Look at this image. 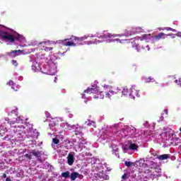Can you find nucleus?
<instances>
[{
    "label": "nucleus",
    "mask_w": 181,
    "mask_h": 181,
    "mask_svg": "<svg viewBox=\"0 0 181 181\" xmlns=\"http://www.w3.org/2000/svg\"><path fill=\"white\" fill-rule=\"evenodd\" d=\"M84 40V37H78L75 36H71L70 38H66L64 40L59 41V43H62L64 46H76V45H80L81 42Z\"/></svg>",
    "instance_id": "nucleus-1"
},
{
    "label": "nucleus",
    "mask_w": 181,
    "mask_h": 181,
    "mask_svg": "<svg viewBox=\"0 0 181 181\" xmlns=\"http://www.w3.org/2000/svg\"><path fill=\"white\" fill-rule=\"evenodd\" d=\"M1 37L3 39V40H7V42H9L10 43H15V37L13 35L6 31H3L1 33Z\"/></svg>",
    "instance_id": "nucleus-2"
},
{
    "label": "nucleus",
    "mask_w": 181,
    "mask_h": 181,
    "mask_svg": "<svg viewBox=\"0 0 181 181\" xmlns=\"http://www.w3.org/2000/svg\"><path fill=\"white\" fill-rule=\"evenodd\" d=\"M95 100H103L104 98V92L99 91L97 88H95L93 93L92 94Z\"/></svg>",
    "instance_id": "nucleus-3"
},
{
    "label": "nucleus",
    "mask_w": 181,
    "mask_h": 181,
    "mask_svg": "<svg viewBox=\"0 0 181 181\" xmlns=\"http://www.w3.org/2000/svg\"><path fill=\"white\" fill-rule=\"evenodd\" d=\"M162 138L164 141H172V139H173V133L171 132L162 133Z\"/></svg>",
    "instance_id": "nucleus-4"
},
{
    "label": "nucleus",
    "mask_w": 181,
    "mask_h": 181,
    "mask_svg": "<svg viewBox=\"0 0 181 181\" xmlns=\"http://www.w3.org/2000/svg\"><path fill=\"white\" fill-rule=\"evenodd\" d=\"M129 96L132 100H135V97H139V90H137L134 87L131 88Z\"/></svg>",
    "instance_id": "nucleus-5"
},
{
    "label": "nucleus",
    "mask_w": 181,
    "mask_h": 181,
    "mask_svg": "<svg viewBox=\"0 0 181 181\" xmlns=\"http://www.w3.org/2000/svg\"><path fill=\"white\" fill-rule=\"evenodd\" d=\"M30 153L33 155L37 159L39 160V162H42V151H40L38 150H33Z\"/></svg>",
    "instance_id": "nucleus-6"
},
{
    "label": "nucleus",
    "mask_w": 181,
    "mask_h": 181,
    "mask_svg": "<svg viewBox=\"0 0 181 181\" xmlns=\"http://www.w3.org/2000/svg\"><path fill=\"white\" fill-rule=\"evenodd\" d=\"M110 94H112V95H113V98H119L122 96V91L121 90H118L116 92L115 91H110Z\"/></svg>",
    "instance_id": "nucleus-7"
},
{
    "label": "nucleus",
    "mask_w": 181,
    "mask_h": 181,
    "mask_svg": "<svg viewBox=\"0 0 181 181\" xmlns=\"http://www.w3.org/2000/svg\"><path fill=\"white\" fill-rule=\"evenodd\" d=\"M165 34L163 33H160L157 35L153 37V42H159L160 39H165Z\"/></svg>",
    "instance_id": "nucleus-8"
},
{
    "label": "nucleus",
    "mask_w": 181,
    "mask_h": 181,
    "mask_svg": "<svg viewBox=\"0 0 181 181\" xmlns=\"http://www.w3.org/2000/svg\"><path fill=\"white\" fill-rule=\"evenodd\" d=\"M67 163L69 166H72L74 163V156L73 154H69L67 157Z\"/></svg>",
    "instance_id": "nucleus-9"
},
{
    "label": "nucleus",
    "mask_w": 181,
    "mask_h": 181,
    "mask_svg": "<svg viewBox=\"0 0 181 181\" xmlns=\"http://www.w3.org/2000/svg\"><path fill=\"white\" fill-rule=\"evenodd\" d=\"M122 90V95L125 97L127 95H129V93H131V88H127V87L124 88Z\"/></svg>",
    "instance_id": "nucleus-10"
},
{
    "label": "nucleus",
    "mask_w": 181,
    "mask_h": 181,
    "mask_svg": "<svg viewBox=\"0 0 181 181\" xmlns=\"http://www.w3.org/2000/svg\"><path fill=\"white\" fill-rule=\"evenodd\" d=\"M169 154H163L157 156V159L159 160H166V159H169Z\"/></svg>",
    "instance_id": "nucleus-11"
},
{
    "label": "nucleus",
    "mask_w": 181,
    "mask_h": 181,
    "mask_svg": "<svg viewBox=\"0 0 181 181\" xmlns=\"http://www.w3.org/2000/svg\"><path fill=\"white\" fill-rule=\"evenodd\" d=\"M100 37H102V39L110 38L112 37V34L109 33L107 31H104L103 35H100Z\"/></svg>",
    "instance_id": "nucleus-12"
},
{
    "label": "nucleus",
    "mask_w": 181,
    "mask_h": 181,
    "mask_svg": "<svg viewBox=\"0 0 181 181\" xmlns=\"http://www.w3.org/2000/svg\"><path fill=\"white\" fill-rule=\"evenodd\" d=\"M14 39L18 42H23V40H25L24 36L20 34H17L16 37H14Z\"/></svg>",
    "instance_id": "nucleus-13"
},
{
    "label": "nucleus",
    "mask_w": 181,
    "mask_h": 181,
    "mask_svg": "<svg viewBox=\"0 0 181 181\" xmlns=\"http://www.w3.org/2000/svg\"><path fill=\"white\" fill-rule=\"evenodd\" d=\"M19 53H22V50H11L10 52V54H13V57H16V56H19Z\"/></svg>",
    "instance_id": "nucleus-14"
},
{
    "label": "nucleus",
    "mask_w": 181,
    "mask_h": 181,
    "mask_svg": "<svg viewBox=\"0 0 181 181\" xmlns=\"http://www.w3.org/2000/svg\"><path fill=\"white\" fill-rule=\"evenodd\" d=\"M86 124L88 127H91L92 128H96L97 127L95 122L93 120H88V122H86Z\"/></svg>",
    "instance_id": "nucleus-15"
},
{
    "label": "nucleus",
    "mask_w": 181,
    "mask_h": 181,
    "mask_svg": "<svg viewBox=\"0 0 181 181\" xmlns=\"http://www.w3.org/2000/svg\"><path fill=\"white\" fill-rule=\"evenodd\" d=\"M78 176H80V174L78 173L73 172L71 174V180H76V179H77Z\"/></svg>",
    "instance_id": "nucleus-16"
},
{
    "label": "nucleus",
    "mask_w": 181,
    "mask_h": 181,
    "mask_svg": "<svg viewBox=\"0 0 181 181\" xmlns=\"http://www.w3.org/2000/svg\"><path fill=\"white\" fill-rule=\"evenodd\" d=\"M132 47L133 49H135V50H136V52H139L140 49H139V45H138L136 42H132Z\"/></svg>",
    "instance_id": "nucleus-17"
},
{
    "label": "nucleus",
    "mask_w": 181,
    "mask_h": 181,
    "mask_svg": "<svg viewBox=\"0 0 181 181\" xmlns=\"http://www.w3.org/2000/svg\"><path fill=\"white\" fill-rule=\"evenodd\" d=\"M129 148L131 151H136V149H138V145L135 144V143H131L129 144Z\"/></svg>",
    "instance_id": "nucleus-18"
},
{
    "label": "nucleus",
    "mask_w": 181,
    "mask_h": 181,
    "mask_svg": "<svg viewBox=\"0 0 181 181\" xmlns=\"http://www.w3.org/2000/svg\"><path fill=\"white\" fill-rule=\"evenodd\" d=\"M95 90V88H88L86 90H84V93H86L87 94H92L93 95Z\"/></svg>",
    "instance_id": "nucleus-19"
},
{
    "label": "nucleus",
    "mask_w": 181,
    "mask_h": 181,
    "mask_svg": "<svg viewBox=\"0 0 181 181\" xmlns=\"http://www.w3.org/2000/svg\"><path fill=\"white\" fill-rule=\"evenodd\" d=\"M62 177H64L65 179H69V177H70V171L62 173Z\"/></svg>",
    "instance_id": "nucleus-20"
},
{
    "label": "nucleus",
    "mask_w": 181,
    "mask_h": 181,
    "mask_svg": "<svg viewBox=\"0 0 181 181\" xmlns=\"http://www.w3.org/2000/svg\"><path fill=\"white\" fill-rule=\"evenodd\" d=\"M127 131L129 134H134V132L136 131V129H135V127H127Z\"/></svg>",
    "instance_id": "nucleus-21"
},
{
    "label": "nucleus",
    "mask_w": 181,
    "mask_h": 181,
    "mask_svg": "<svg viewBox=\"0 0 181 181\" xmlns=\"http://www.w3.org/2000/svg\"><path fill=\"white\" fill-rule=\"evenodd\" d=\"M151 169H156L158 168V163L154 161H151Z\"/></svg>",
    "instance_id": "nucleus-22"
},
{
    "label": "nucleus",
    "mask_w": 181,
    "mask_h": 181,
    "mask_svg": "<svg viewBox=\"0 0 181 181\" xmlns=\"http://www.w3.org/2000/svg\"><path fill=\"white\" fill-rule=\"evenodd\" d=\"M11 114H15L16 115H18V107L16 106L12 107L11 109Z\"/></svg>",
    "instance_id": "nucleus-23"
},
{
    "label": "nucleus",
    "mask_w": 181,
    "mask_h": 181,
    "mask_svg": "<svg viewBox=\"0 0 181 181\" xmlns=\"http://www.w3.org/2000/svg\"><path fill=\"white\" fill-rule=\"evenodd\" d=\"M105 97L106 98H111V97H113V98H114V95H112V93H111V91H110V93L105 92Z\"/></svg>",
    "instance_id": "nucleus-24"
},
{
    "label": "nucleus",
    "mask_w": 181,
    "mask_h": 181,
    "mask_svg": "<svg viewBox=\"0 0 181 181\" xmlns=\"http://www.w3.org/2000/svg\"><path fill=\"white\" fill-rule=\"evenodd\" d=\"M6 84H7V86H11V88H13V90H15V88L13 87V86H15L13 81L10 80Z\"/></svg>",
    "instance_id": "nucleus-25"
},
{
    "label": "nucleus",
    "mask_w": 181,
    "mask_h": 181,
    "mask_svg": "<svg viewBox=\"0 0 181 181\" xmlns=\"http://www.w3.org/2000/svg\"><path fill=\"white\" fill-rule=\"evenodd\" d=\"M124 165L125 166H127V168H129L131 166H132V165H134V163L131 162V161H125L124 162Z\"/></svg>",
    "instance_id": "nucleus-26"
},
{
    "label": "nucleus",
    "mask_w": 181,
    "mask_h": 181,
    "mask_svg": "<svg viewBox=\"0 0 181 181\" xmlns=\"http://www.w3.org/2000/svg\"><path fill=\"white\" fill-rule=\"evenodd\" d=\"M23 158H27L28 160H30L32 159V153L31 154H25L23 156Z\"/></svg>",
    "instance_id": "nucleus-27"
},
{
    "label": "nucleus",
    "mask_w": 181,
    "mask_h": 181,
    "mask_svg": "<svg viewBox=\"0 0 181 181\" xmlns=\"http://www.w3.org/2000/svg\"><path fill=\"white\" fill-rule=\"evenodd\" d=\"M52 142L54 144V145H57V144L60 142V140H59L57 138H54L52 139Z\"/></svg>",
    "instance_id": "nucleus-28"
},
{
    "label": "nucleus",
    "mask_w": 181,
    "mask_h": 181,
    "mask_svg": "<svg viewBox=\"0 0 181 181\" xmlns=\"http://www.w3.org/2000/svg\"><path fill=\"white\" fill-rule=\"evenodd\" d=\"M124 151H129V149H130L129 145L128 144H124L122 146Z\"/></svg>",
    "instance_id": "nucleus-29"
},
{
    "label": "nucleus",
    "mask_w": 181,
    "mask_h": 181,
    "mask_svg": "<svg viewBox=\"0 0 181 181\" xmlns=\"http://www.w3.org/2000/svg\"><path fill=\"white\" fill-rule=\"evenodd\" d=\"M11 64L13 65V66H15V67H18V61L17 60H12L11 61Z\"/></svg>",
    "instance_id": "nucleus-30"
},
{
    "label": "nucleus",
    "mask_w": 181,
    "mask_h": 181,
    "mask_svg": "<svg viewBox=\"0 0 181 181\" xmlns=\"http://www.w3.org/2000/svg\"><path fill=\"white\" fill-rule=\"evenodd\" d=\"M148 36H151V35L149 34V35H148V34H144V35H142V40H146V39H148Z\"/></svg>",
    "instance_id": "nucleus-31"
},
{
    "label": "nucleus",
    "mask_w": 181,
    "mask_h": 181,
    "mask_svg": "<svg viewBox=\"0 0 181 181\" xmlns=\"http://www.w3.org/2000/svg\"><path fill=\"white\" fill-rule=\"evenodd\" d=\"M164 30H167V31L171 30V32H175V29H173L172 28H169V27L165 28Z\"/></svg>",
    "instance_id": "nucleus-32"
},
{
    "label": "nucleus",
    "mask_w": 181,
    "mask_h": 181,
    "mask_svg": "<svg viewBox=\"0 0 181 181\" xmlns=\"http://www.w3.org/2000/svg\"><path fill=\"white\" fill-rule=\"evenodd\" d=\"M81 144L82 145H87V141H86V139H81Z\"/></svg>",
    "instance_id": "nucleus-33"
},
{
    "label": "nucleus",
    "mask_w": 181,
    "mask_h": 181,
    "mask_svg": "<svg viewBox=\"0 0 181 181\" xmlns=\"http://www.w3.org/2000/svg\"><path fill=\"white\" fill-rule=\"evenodd\" d=\"M122 179L123 180H127V179H128L127 175V173H124L122 176Z\"/></svg>",
    "instance_id": "nucleus-34"
},
{
    "label": "nucleus",
    "mask_w": 181,
    "mask_h": 181,
    "mask_svg": "<svg viewBox=\"0 0 181 181\" xmlns=\"http://www.w3.org/2000/svg\"><path fill=\"white\" fill-rule=\"evenodd\" d=\"M127 40H122V41H121V40H119V39H116V42H119V43H124V42H127Z\"/></svg>",
    "instance_id": "nucleus-35"
},
{
    "label": "nucleus",
    "mask_w": 181,
    "mask_h": 181,
    "mask_svg": "<svg viewBox=\"0 0 181 181\" xmlns=\"http://www.w3.org/2000/svg\"><path fill=\"white\" fill-rule=\"evenodd\" d=\"M45 50H46V52H50V50H53V47H46L45 48Z\"/></svg>",
    "instance_id": "nucleus-36"
},
{
    "label": "nucleus",
    "mask_w": 181,
    "mask_h": 181,
    "mask_svg": "<svg viewBox=\"0 0 181 181\" xmlns=\"http://www.w3.org/2000/svg\"><path fill=\"white\" fill-rule=\"evenodd\" d=\"M175 83H177L178 84V86H180V87H181V81L180 80H179V81L175 80Z\"/></svg>",
    "instance_id": "nucleus-37"
},
{
    "label": "nucleus",
    "mask_w": 181,
    "mask_h": 181,
    "mask_svg": "<svg viewBox=\"0 0 181 181\" xmlns=\"http://www.w3.org/2000/svg\"><path fill=\"white\" fill-rule=\"evenodd\" d=\"M1 177H2L3 179L6 178V173H3Z\"/></svg>",
    "instance_id": "nucleus-38"
},
{
    "label": "nucleus",
    "mask_w": 181,
    "mask_h": 181,
    "mask_svg": "<svg viewBox=\"0 0 181 181\" xmlns=\"http://www.w3.org/2000/svg\"><path fill=\"white\" fill-rule=\"evenodd\" d=\"M177 36H178V37H181V32H178L177 33Z\"/></svg>",
    "instance_id": "nucleus-39"
},
{
    "label": "nucleus",
    "mask_w": 181,
    "mask_h": 181,
    "mask_svg": "<svg viewBox=\"0 0 181 181\" xmlns=\"http://www.w3.org/2000/svg\"><path fill=\"white\" fill-rule=\"evenodd\" d=\"M164 112H165V114H166V115H168V110H164Z\"/></svg>",
    "instance_id": "nucleus-40"
},
{
    "label": "nucleus",
    "mask_w": 181,
    "mask_h": 181,
    "mask_svg": "<svg viewBox=\"0 0 181 181\" xmlns=\"http://www.w3.org/2000/svg\"><path fill=\"white\" fill-rule=\"evenodd\" d=\"M6 181H12V180H11V178L7 177V178L6 179Z\"/></svg>",
    "instance_id": "nucleus-41"
},
{
    "label": "nucleus",
    "mask_w": 181,
    "mask_h": 181,
    "mask_svg": "<svg viewBox=\"0 0 181 181\" xmlns=\"http://www.w3.org/2000/svg\"><path fill=\"white\" fill-rule=\"evenodd\" d=\"M124 36H129V33H124Z\"/></svg>",
    "instance_id": "nucleus-42"
},
{
    "label": "nucleus",
    "mask_w": 181,
    "mask_h": 181,
    "mask_svg": "<svg viewBox=\"0 0 181 181\" xmlns=\"http://www.w3.org/2000/svg\"><path fill=\"white\" fill-rule=\"evenodd\" d=\"M2 32V30H0V37H1Z\"/></svg>",
    "instance_id": "nucleus-43"
},
{
    "label": "nucleus",
    "mask_w": 181,
    "mask_h": 181,
    "mask_svg": "<svg viewBox=\"0 0 181 181\" xmlns=\"http://www.w3.org/2000/svg\"><path fill=\"white\" fill-rule=\"evenodd\" d=\"M43 43H44V45H46L47 42H40V45H42V44H43Z\"/></svg>",
    "instance_id": "nucleus-44"
},
{
    "label": "nucleus",
    "mask_w": 181,
    "mask_h": 181,
    "mask_svg": "<svg viewBox=\"0 0 181 181\" xmlns=\"http://www.w3.org/2000/svg\"><path fill=\"white\" fill-rule=\"evenodd\" d=\"M148 80H149V81H151L152 80V78L148 77Z\"/></svg>",
    "instance_id": "nucleus-45"
},
{
    "label": "nucleus",
    "mask_w": 181,
    "mask_h": 181,
    "mask_svg": "<svg viewBox=\"0 0 181 181\" xmlns=\"http://www.w3.org/2000/svg\"><path fill=\"white\" fill-rule=\"evenodd\" d=\"M84 97H86V95H85V94H83V95H82V98H84Z\"/></svg>",
    "instance_id": "nucleus-46"
},
{
    "label": "nucleus",
    "mask_w": 181,
    "mask_h": 181,
    "mask_svg": "<svg viewBox=\"0 0 181 181\" xmlns=\"http://www.w3.org/2000/svg\"><path fill=\"white\" fill-rule=\"evenodd\" d=\"M159 30H165V28L164 29L159 28Z\"/></svg>",
    "instance_id": "nucleus-47"
},
{
    "label": "nucleus",
    "mask_w": 181,
    "mask_h": 181,
    "mask_svg": "<svg viewBox=\"0 0 181 181\" xmlns=\"http://www.w3.org/2000/svg\"><path fill=\"white\" fill-rule=\"evenodd\" d=\"M167 36H172V35H170V34H168V35H166Z\"/></svg>",
    "instance_id": "nucleus-48"
},
{
    "label": "nucleus",
    "mask_w": 181,
    "mask_h": 181,
    "mask_svg": "<svg viewBox=\"0 0 181 181\" xmlns=\"http://www.w3.org/2000/svg\"><path fill=\"white\" fill-rule=\"evenodd\" d=\"M147 47H148V50H149V49H150V48H149V46L147 45Z\"/></svg>",
    "instance_id": "nucleus-49"
},
{
    "label": "nucleus",
    "mask_w": 181,
    "mask_h": 181,
    "mask_svg": "<svg viewBox=\"0 0 181 181\" xmlns=\"http://www.w3.org/2000/svg\"><path fill=\"white\" fill-rule=\"evenodd\" d=\"M0 26H1L2 28H4V25H0Z\"/></svg>",
    "instance_id": "nucleus-50"
},
{
    "label": "nucleus",
    "mask_w": 181,
    "mask_h": 181,
    "mask_svg": "<svg viewBox=\"0 0 181 181\" xmlns=\"http://www.w3.org/2000/svg\"><path fill=\"white\" fill-rule=\"evenodd\" d=\"M151 175H153V176H155V174H151Z\"/></svg>",
    "instance_id": "nucleus-51"
},
{
    "label": "nucleus",
    "mask_w": 181,
    "mask_h": 181,
    "mask_svg": "<svg viewBox=\"0 0 181 181\" xmlns=\"http://www.w3.org/2000/svg\"><path fill=\"white\" fill-rule=\"evenodd\" d=\"M23 160H25V158H23Z\"/></svg>",
    "instance_id": "nucleus-52"
},
{
    "label": "nucleus",
    "mask_w": 181,
    "mask_h": 181,
    "mask_svg": "<svg viewBox=\"0 0 181 181\" xmlns=\"http://www.w3.org/2000/svg\"><path fill=\"white\" fill-rule=\"evenodd\" d=\"M119 36H122V35H119Z\"/></svg>",
    "instance_id": "nucleus-53"
}]
</instances>
